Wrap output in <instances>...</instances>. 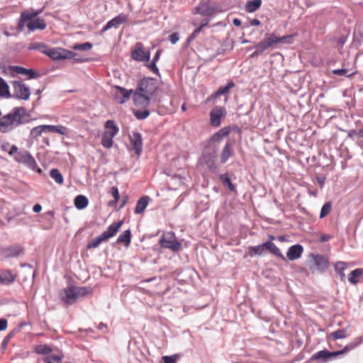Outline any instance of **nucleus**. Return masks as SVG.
I'll use <instances>...</instances> for the list:
<instances>
[{"label":"nucleus","mask_w":363,"mask_h":363,"mask_svg":"<svg viewBox=\"0 0 363 363\" xmlns=\"http://www.w3.org/2000/svg\"><path fill=\"white\" fill-rule=\"evenodd\" d=\"M43 133H46L45 125H38L32 128L30 133V137L36 139Z\"/></svg>","instance_id":"obj_36"},{"label":"nucleus","mask_w":363,"mask_h":363,"mask_svg":"<svg viewBox=\"0 0 363 363\" xmlns=\"http://www.w3.org/2000/svg\"><path fill=\"white\" fill-rule=\"evenodd\" d=\"M160 244L161 247L168 248L172 251H179L182 247V245L178 242L173 233H168L163 235L160 239Z\"/></svg>","instance_id":"obj_8"},{"label":"nucleus","mask_w":363,"mask_h":363,"mask_svg":"<svg viewBox=\"0 0 363 363\" xmlns=\"http://www.w3.org/2000/svg\"><path fill=\"white\" fill-rule=\"evenodd\" d=\"M9 69L19 74L27 75L29 79L36 78L39 76L34 70L28 69L20 66H11Z\"/></svg>","instance_id":"obj_20"},{"label":"nucleus","mask_w":363,"mask_h":363,"mask_svg":"<svg viewBox=\"0 0 363 363\" xmlns=\"http://www.w3.org/2000/svg\"><path fill=\"white\" fill-rule=\"evenodd\" d=\"M113 236V224L108 226L107 230L104 232L99 236L93 239L87 245L88 249L97 247L101 243L106 241L108 239Z\"/></svg>","instance_id":"obj_10"},{"label":"nucleus","mask_w":363,"mask_h":363,"mask_svg":"<svg viewBox=\"0 0 363 363\" xmlns=\"http://www.w3.org/2000/svg\"><path fill=\"white\" fill-rule=\"evenodd\" d=\"M46 133H56L61 135H67L68 134V129L63 125H45Z\"/></svg>","instance_id":"obj_23"},{"label":"nucleus","mask_w":363,"mask_h":363,"mask_svg":"<svg viewBox=\"0 0 363 363\" xmlns=\"http://www.w3.org/2000/svg\"><path fill=\"white\" fill-rule=\"evenodd\" d=\"M128 196L127 195L123 196L122 198V200H121V203L119 205V208H123L125 206V204L126 203V202L128 201Z\"/></svg>","instance_id":"obj_61"},{"label":"nucleus","mask_w":363,"mask_h":363,"mask_svg":"<svg viewBox=\"0 0 363 363\" xmlns=\"http://www.w3.org/2000/svg\"><path fill=\"white\" fill-rule=\"evenodd\" d=\"M47 46L42 43H33L30 44L28 49L29 50H38L42 53H45Z\"/></svg>","instance_id":"obj_44"},{"label":"nucleus","mask_w":363,"mask_h":363,"mask_svg":"<svg viewBox=\"0 0 363 363\" xmlns=\"http://www.w3.org/2000/svg\"><path fill=\"white\" fill-rule=\"evenodd\" d=\"M130 142L132 149L137 155H140L143 147L141 135L139 133H134L132 135H130Z\"/></svg>","instance_id":"obj_17"},{"label":"nucleus","mask_w":363,"mask_h":363,"mask_svg":"<svg viewBox=\"0 0 363 363\" xmlns=\"http://www.w3.org/2000/svg\"><path fill=\"white\" fill-rule=\"evenodd\" d=\"M348 72L347 69H337L333 70V74L338 76L345 75Z\"/></svg>","instance_id":"obj_53"},{"label":"nucleus","mask_w":363,"mask_h":363,"mask_svg":"<svg viewBox=\"0 0 363 363\" xmlns=\"http://www.w3.org/2000/svg\"><path fill=\"white\" fill-rule=\"evenodd\" d=\"M209 22H210V20H209V19H204V20L201 22V25H200V26H199V27H201V29H202L203 27L207 26L208 25Z\"/></svg>","instance_id":"obj_64"},{"label":"nucleus","mask_w":363,"mask_h":363,"mask_svg":"<svg viewBox=\"0 0 363 363\" xmlns=\"http://www.w3.org/2000/svg\"><path fill=\"white\" fill-rule=\"evenodd\" d=\"M216 153L215 151L211 153H206L203 156V162L213 172H216L218 170V165L216 162Z\"/></svg>","instance_id":"obj_18"},{"label":"nucleus","mask_w":363,"mask_h":363,"mask_svg":"<svg viewBox=\"0 0 363 363\" xmlns=\"http://www.w3.org/2000/svg\"><path fill=\"white\" fill-rule=\"evenodd\" d=\"M38 354H48L51 352L50 348L47 345H38L35 347Z\"/></svg>","instance_id":"obj_47"},{"label":"nucleus","mask_w":363,"mask_h":363,"mask_svg":"<svg viewBox=\"0 0 363 363\" xmlns=\"http://www.w3.org/2000/svg\"><path fill=\"white\" fill-rule=\"evenodd\" d=\"M16 277L9 270H7L0 274V283L3 284H9L14 281Z\"/></svg>","instance_id":"obj_30"},{"label":"nucleus","mask_w":363,"mask_h":363,"mask_svg":"<svg viewBox=\"0 0 363 363\" xmlns=\"http://www.w3.org/2000/svg\"><path fill=\"white\" fill-rule=\"evenodd\" d=\"M219 178L221 182L227 185L230 191H234L235 190V185L231 182L230 179L227 174H220Z\"/></svg>","instance_id":"obj_41"},{"label":"nucleus","mask_w":363,"mask_h":363,"mask_svg":"<svg viewBox=\"0 0 363 363\" xmlns=\"http://www.w3.org/2000/svg\"><path fill=\"white\" fill-rule=\"evenodd\" d=\"M348 137L352 140L363 138V125L359 124L355 129H352L348 133Z\"/></svg>","instance_id":"obj_32"},{"label":"nucleus","mask_w":363,"mask_h":363,"mask_svg":"<svg viewBox=\"0 0 363 363\" xmlns=\"http://www.w3.org/2000/svg\"><path fill=\"white\" fill-rule=\"evenodd\" d=\"M201 27H198L189 37L188 41L191 42L194 40L198 35V34L201 31Z\"/></svg>","instance_id":"obj_52"},{"label":"nucleus","mask_w":363,"mask_h":363,"mask_svg":"<svg viewBox=\"0 0 363 363\" xmlns=\"http://www.w3.org/2000/svg\"><path fill=\"white\" fill-rule=\"evenodd\" d=\"M131 240V232L130 230H125L122 234L119 235L117 239L118 244H122L125 247H128L130 245Z\"/></svg>","instance_id":"obj_26"},{"label":"nucleus","mask_w":363,"mask_h":363,"mask_svg":"<svg viewBox=\"0 0 363 363\" xmlns=\"http://www.w3.org/2000/svg\"><path fill=\"white\" fill-rule=\"evenodd\" d=\"M89 203V201L85 196L78 195L74 199V205L77 209L82 210L85 208Z\"/></svg>","instance_id":"obj_31"},{"label":"nucleus","mask_w":363,"mask_h":363,"mask_svg":"<svg viewBox=\"0 0 363 363\" xmlns=\"http://www.w3.org/2000/svg\"><path fill=\"white\" fill-rule=\"evenodd\" d=\"M8 322L6 319L0 318V331L5 330L7 328Z\"/></svg>","instance_id":"obj_56"},{"label":"nucleus","mask_w":363,"mask_h":363,"mask_svg":"<svg viewBox=\"0 0 363 363\" xmlns=\"http://www.w3.org/2000/svg\"><path fill=\"white\" fill-rule=\"evenodd\" d=\"M29 20L30 19L29 18L28 16L24 11H23L21 13V16L18 23V30L22 31L25 26L27 27V23Z\"/></svg>","instance_id":"obj_40"},{"label":"nucleus","mask_w":363,"mask_h":363,"mask_svg":"<svg viewBox=\"0 0 363 363\" xmlns=\"http://www.w3.org/2000/svg\"><path fill=\"white\" fill-rule=\"evenodd\" d=\"M333 203L331 201L326 202L322 207L320 213V218H323L325 216H327L330 212L332 210Z\"/></svg>","instance_id":"obj_43"},{"label":"nucleus","mask_w":363,"mask_h":363,"mask_svg":"<svg viewBox=\"0 0 363 363\" xmlns=\"http://www.w3.org/2000/svg\"><path fill=\"white\" fill-rule=\"evenodd\" d=\"M231 132L230 126L224 127L216 133L211 138L212 140L218 141L222 138L227 137Z\"/></svg>","instance_id":"obj_29"},{"label":"nucleus","mask_w":363,"mask_h":363,"mask_svg":"<svg viewBox=\"0 0 363 363\" xmlns=\"http://www.w3.org/2000/svg\"><path fill=\"white\" fill-rule=\"evenodd\" d=\"M18 152V147L16 145H12L11 147V149H10L9 152V154L10 155H13L14 154L16 155Z\"/></svg>","instance_id":"obj_60"},{"label":"nucleus","mask_w":363,"mask_h":363,"mask_svg":"<svg viewBox=\"0 0 363 363\" xmlns=\"http://www.w3.org/2000/svg\"><path fill=\"white\" fill-rule=\"evenodd\" d=\"M148 67L155 74H157L159 72V69L156 66V62L152 61L151 63L148 65Z\"/></svg>","instance_id":"obj_55"},{"label":"nucleus","mask_w":363,"mask_h":363,"mask_svg":"<svg viewBox=\"0 0 363 363\" xmlns=\"http://www.w3.org/2000/svg\"><path fill=\"white\" fill-rule=\"evenodd\" d=\"M235 86V84L233 82H229L225 86L220 87L213 95V98H218L220 95L227 94L229 92L230 89Z\"/></svg>","instance_id":"obj_35"},{"label":"nucleus","mask_w":363,"mask_h":363,"mask_svg":"<svg viewBox=\"0 0 363 363\" xmlns=\"http://www.w3.org/2000/svg\"><path fill=\"white\" fill-rule=\"evenodd\" d=\"M158 85L155 79L152 78H144L138 82L135 91L152 98L156 93Z\"/></svg>","instance_id":"obj_4"},{"label":"nucleus","mask_w":363,"mask_h":363,"mask_svg":"<svg viewBox=\"0 0 363 363\" xmlns=\"http://www.w3.org/2000/svg\"><path fill=\"white\" fill-rule=\"evenodd\" d=\"M45 54L53 60L70 59L75 55L74 52L62 48H48V47Z\"/></svg>","instance_id":"obj_7"},{"label":"nucleus","mask_w":363,"mask_h":363,"mask_svg":"<svg viewBox=\"0 0 363 363\" xmlns=\"http://www.w3.org/2000/svg\"><path fill=\"white\" fill-rule=\"evenodd\" d=\"M347 351H349L348 346H346L342 350L337 351V352H330L326 351V350H321V351H319V352L315 353L312 356V359H324V360H326V359H328L330 357H337L338 355H340V354H342L347 352Z\"/></svg>","instance_id":"obj_13"},{"label":"nucleus","mask_w":363,"mask_h":363,"mask_svg":"<svg viewBox=\"0 0 363 363\" xmlns=\"http://www.w3.org/2000/svg\"><path fill=\"white\" fill-rule=\"evenodd\" d=\"M362 275L363 269H356L352 271L348 275V281L352 284H356L359 281V279Z\"/></svg>","instance_id":"obj_28"},{"label":"nucleus","mask_w":363,"mask_h":363,"mask_svg":"<svg viewBox=\"0 0 363 363\" xmlns=\"http://www.w3.org/2000/svg\"><path fill=\"white\" fill-rule=\"evenodd\" d=\"M91 291L89 287L69 286L61 293L62 300L67 304H71L77 298L90 294Z\"/></svg>","instance_id":"obj_3"},{"label":"nucleus","mask_w":363,"mask_h":363,"mask_svg":"<svg viewBox=\"0 0 363 363\" xmlns=\"http://www.w3.org/2000/svg\"><path fill=\"white\" fill-rule=\"evenodd\" d=\"M25 116L23 108H16L13 111L0 118V131L6 133L21 124Z\"/></svg>","instance_id":"obj_2"},{"label":"nucleus","mask_w":363,"mask_h":363,"mask_svg":"<svg viewBox=\"0 0 363 363\" xmlns=\"http://www.w3.org/2000/svg\"><path fill=\"white\" fill-rule=\"evenodd\" d=\"M162 360L164 363H176L177 357L176 355L164 356L162 357Z\"/></svg>","instance_id":"obj_51"},{"label":"nucleus","mask_w":363,"mask_h":363,"mask_svg":"<svg viewBox=\"0 0 363 363\" xmlns=\"http://www.w3.org/2000/svg\"><path fill=\"white\" fill-rule=\"evenodd\" d=\"M92 48V44L90 43H84L82 44H77L73 46L74 50H89Z\"/></svg>","instance_id":"obj_45"},{"label":"nucleus","mask_w":363,"mask_h":363,"mask_svg":"<svg viewBox=\"0 0 363 363\" xmlns=\"http://www.w3.org/2000/svg\"><path fill=\"white\" fill-rule=\"evenodd\" d=\"M264 246L265 247V250H267L272 255H274L276 257H279L282 259H284V257L281 254L280 250L272 242H264Z\"/></svg>","instance_id":"obj_25"},{"label":"nucleus","mask_w":363,"mask_h":363,"mask_svg":"<svg viewBox=\"0 0 363 363\" xmlns=\"http://www.w3.org/2000/svg\"><path fill=\"white\" fill-rule=\"evenodd\" d=\"M315 264L321 270H324L328 267V262L323 256H316L315 258Z\"/></svg>","instance_id":"obj_39"},{"label":"nucleus","mask_w":363,"mask_h":363,"mask_svg":"<svg viewBox=\"0 0 363 363\" xmlns=\"http://www.w3.org/2000/svg\"><path fill=\"white\" fill-rule=\"evenodd\" d=\"M33 210L35 213H39L42 210V206L40 204H35L33 208Z\"/></svg>","instance_id":"obj_62"},{"label":"nucleus","mask_w":363,"mask_h":363,"mask_svg":"<svg viewBox=\"0 0 363 363\" xmlns=\"http://www.w3.org/2000/svg\"><path fill=\"white\" fill-rule=\"evenodd\" d=\"M14 95L21 99L27 100L30 97V89L25 84L19 81L12 82Z\"/></svg>","instance_id":"obj_9"},{"label":"nucleus","mask_w":363,"mask_h":363,"mask_svg":"<svg viewBox=\"0 0 363 363\" xmlns=\"http://www.w3.org/2000/svg\"><path fill=\"white\" fill-rule=\"evenodd\" d=\"M151 97L144 95L135 91L133 95L134 107L133 113L138 120L147 118L150 112L148 107L150 104Z\"/></svg>","instance_id":"obj_1"},{"label":"nucleus","mask_w":363,"mask_h":363,"mask_svg":"<svg viewBox=\"0 0 363 363\" xmlns=\"http://www.w3.org/2000/svg\"><path fill=\"white\" fill-rule=\"evenodd\" d=\"M293 35H286L281 37H278L279 43H292Z\"/></svg>","instance_id":"obj_49"},{"label":"nucleus","mask_w":363,"mask_h":363,"mask_svg":"<svg viewBox=\"0 0 363 363\" xmlns=\"http://www.w3.org/2000/svg\"><path fill=\"white\" fill-rule=\"evenodd\" d=\"M113 19H111V20H110V21L107 23L106 26H104V27L101 29V33H104V32H105L106 30H108V28H111V27H113Z\"/></svg>","instance_id":"obj_59"},{"label":"nucleus","mask_w":363,"mask_h":363,"mask_svg":"<svg viewBox=\"0 0 363 363\" xmlns=\"http://www.w3.org/2000/svg\"><path fill=\"white\" fill-rule=\"evenodd\" d=\"M279 43L278 36L274 33H267L263 40L255 45V50L251 55V57H255L261 55L263 52L274 45Z\"/></svg>","instance_id":"obj_5"},{"label":"nucleus","mask_w":363,"mask_h":363,"mask_svg":"<svg viewBox=\"0 0 363 363\" xmlns=\"http://www.w3.org/2000/svg\"><path fill=\"white\" fill-rule=\"evenodd\" d=\"M0 96L10 97L9 87L6 81L0 77Z\"/></svg>","instance_id":"obj_37"},{"label":"nucleus","mask_w":363,"mask_h":363,"mask_svg":"<svg viewBox=\"0 0 363 363\" xmlns=\"http://www.w3.org/2000/svg\"><path fill=\"white\" fill-rule=\"evenodd\" d=\"M128 20V16L123 13H121L118 15V16L115 17V26L116 25H120L122 23H124Z\"/></svg>","instance_id":"obj_48"},{"label":"nucleus","mask_w":363,"mask_h":363,"mask_svg":"<svg viewBox=\"0 0 363 363\" xmlns=\"http://www.w3.org/2000/svg\"><path fill=\"white\" fill-rule=\"evenodd\" d=\"M29 17L30 20L36 18L38 15H40L43 12V9L38 10H25L23 11Z\"/></svg>","instance_id":"obj_46"},{"label":"nucleus","mask_w":363,"mask_h":363,"mask_svg":"<svg viewBox=\"0 0 363 363\" xmlns=\"http://www.w3.org/2000/svg\"><path fill=\"white\" fill-rule=\"evenodd\" d=\"M148 196H143L138 201L134 211L135 213L140 214L144 212L148 204Z\"/></svg>","instance_id":"obj_27"},{"label":"nucleus","mask_w":363,"mask_h":363,"mask_svg":"<svg viewBox=\"0 0 363 363\" xmlns=\"http://www.w3.org/2000/svg\"><path fill=\"white\" fill-rule=\"evenodd\" d=\"M106 128H109L102 136L101 144L104 147L109 148L113 145V121L108 120L105 124Z\"/></svg>","instance_id":"obj_12"},{"label":"nucleus","mask_w":363,"mask_h":363,"mask_svg":"<svg viewBox=\"0 0 363 363\" xmlns=\"http://www.w3.org/2000/svg\"><path fill=\"white\" fill-rule=\"evenodd\" d=\"M233 146L230 143H227L223 147L220 155V161L222 164H224L227 162V160L233 155Z\"/></svg>","instance_id":"obj_21"},{"label":"nucleus","mask_w":363,"mask_h":363,"mask_svg":"<svg viewBox=\"0 0 363 363\" xmlns=\"http://www.w3.org/2000/svg\"><path fill=\"white\" fill-rule=\"evenodd\" d=\"M14 160L18 162L22 163L27 167L35 170L38 165L34 157L26 150L19 151L14 157Z\"/></svg>","instance_id":"obj_6"},{"label":"nucleus","mask_w":363,"mask_h":363,"mask_svg":"<svg viewBox=\"0 0 363 363\" xmlns=\"http://www.w3.org/2000/svg\"><path fill=\"white\" fill-rule=\"evenodd\" d=\"M250 25L251 26H259L260 25V21L257 19V18H255V19H252V21H250Z\"/></svg>","instance_id":"obj_63"},{"label":"nucleus","mask_w":363,"mask_h":363,"mask_svg":"<svg viewBox=\"0 0 363 363\" xmlns=\"http://www.w3.org/2000/svg\"><path fill=\"white\" fill-rule=\"evenodd\" d=\"M347 336V331L343 329L337 330L330 333L329 335V337L330 338H332L333 340L345 338Z\"/></svg>","instance_id":"obj_42"},{"label":"nucleus","mask_w":363,"mask_h":363,"mask_svg":"<svg viewBox=\"0 0 363 363\" xmlns=\"http://www.w3.org/2000/svg\"><path fill=\"white\" fill-rule=\"evenodd\" d=\"M50 175L57 184L61 185L63 184V176L57 169H52L50 170Z\"/></svg>","instance_id":"obj_38"},{"label":"nucleus","mask_w":363,"mask_h":363,"mask_svg":"<svg viewBox=\"0 0 363 363\" xmlns=\"http://www.w3.org/2000/svg\"><path fill=\"white\" fill-rule=\"evenodd\" d=\"M150 57V52L145 51L141 44L138 45L137 48L132 52V57L137 61L148 62Z\"/></svg>","instance_id":"obj_15"},{"label":"nucleus","mask_w":363,"mask_h":363,"mask_svg":"<svg viewBox=\"0 0 363 363\" xmlns=\"http://www.w3.org/2000/svg\"><path fill=\"white\" fill-rule=\"evenodd\" d=\"M169 40L172 44H175L179 40V35L177 33H172L169 36Z\"/></svg>","instance_id":"obj_57"},{"label":"nucleus","mask_w":363,"mask_h":363,"mask_svg":"<svg viewBox=\"0 0 363 363\" xmlns=\"http://www.w3.org/2000/svg\"><path fill=\"white\" fill-rule=\"evenodd\" d=\"M196 13L201 14L202 16H209L211 14V12L209 9L202 10L201 8L198 7L196 9Z\"/></svg>","instance_id":"obj_54"},{"label":"nucleus","mask_w":363,"mask_h":363,"mask_svg":"<svg viewBox=\"0 0 363 363\" xmlns=\"http://www.w3.org/2000/svg\"><path fill=\"white\" fill-rule=\"evenodd\" d=\"M265 250V247L264 246V243L257 246H252L248 248L247 255L250 257H253L255 255H262Z\"/></svg>","instance_id":"obj_34"},{"label":"nucleus","mask_w":363,"mask_h":363,"mask_svg":"<svg viewBox=\"0 0 363 363\" xmlns=\"http://www.w3.org/2000/svg\"><path fill=\"white\" fill-rule=\"evenodd\" d=\"M133 94V90H128L118 86H115V99L120 103L123 104L129 99Z\"/></svg>","instance_id":"obj_16"},{"label":"nucleus","mask_w":363,"mask_h":363,"mask_svg":"<svg viewBox=\"0 0 363 363\" xmlns=\"http://www.w3.org/2000/svg\"><path fill=\"white\" fill-rule=\"evenodd\" d=\"M332 238L333 236L330 235L323 234L320 235L319 240L321 242H325L330 240Z\"/></svg>","instance_id":"obj_58"},{"label":"nucleus","mask_w":363,"mask_h":363,"mask_svg":"<svg viewBox=\"0 0 363 363\" xmlns=\"http://www.w3.org/2000/svg\"><path fill=\"white\" fill-rule=\"evenodd\" d=\"M225 116V109L223 106H216L210 112V123L213 127L220 125V120Z\"/></svg>","instance_id":"obj_11"},{"label":"nucleus","mask_w":363,"mask_h":363,"mask_svg":"<svg viewBox=\"0 0 363 363\" xmlns=\"http://www.w3.org/2000/svg\"><path fill=\"white\" fill-rule=\"evenodd\" d=\"M23 252V248L19 245L6 247L3 250V253L6 257H16L21 254Z\"/></svg>","instance_id":"obj_22"},{"label":"nucleus","mask_w":363,"mask_h":363,"mask_svg":"<svg viewBox=\"0 0 363 363\" xmlns=\"http://www.w3.org/2000/svg\"><path fill=\"white\" fill-rule=\"evenodd\" d=\"M347 263L345 262H337L335 264V271L337 276L340 277L341 281H345V271L347 269Z\"/></svg>","instance_id":"obj_24"},{"label":"nucleus","mask_w":363,"mask_h":363,"mask_svg":"<svg viewBox=\"0 0 363 363\" xmlns=\"http://www.w3.org/2000/svg\"><path fill=\"white\" fill-rule=\"evenodd\" d=\"M262 5L261 0H251L247 2L245 9L248 13H252L260 8Z\"/></svg>","instance_id":"obj_33"},{"label":"nucleus","mask_w":363,"mask_h":363,"mask_svg":"<svg viewBox=\"0 0 363 363\" xmlns=\"http://www.w3.org/2000/svg\"><path fill=\"white\" fill-rule=\"evenodd\" d=\"M303 248L301 245H295L290 247L286 253L287 258L291 260H295L301 257Z\"/></svg>","instance_id":"obj_19"},{"label":"nucleus","mask_w":363,"mask_h":363,"mask_svg":"<svg viewBox=\"0 0 363 363\" xmlns=\"http://www.w3.org/2000/svg\"><path fill=\"white\" fill-rule=\"evenodd\" d=\"M62 358L57 355H50L45 359L46 363H61Z\"/></svg>","instance_id":"obj_50"},{"label":"nucleus","mask_w":363,"mask_h":363,"mask_svg":"<svg viewBox=\"0 0 363 363\" xmlns=\"http://www.w3.org/2000/svg\"><path fill=\"white\" fill-rule=\"evenodd\" d=\"M47 27V23L43 18H35L29 20L27 23V28L29 32H33L36 30H44Z\"/></svg>","instance_id":"obj_14"}]
</instances>
